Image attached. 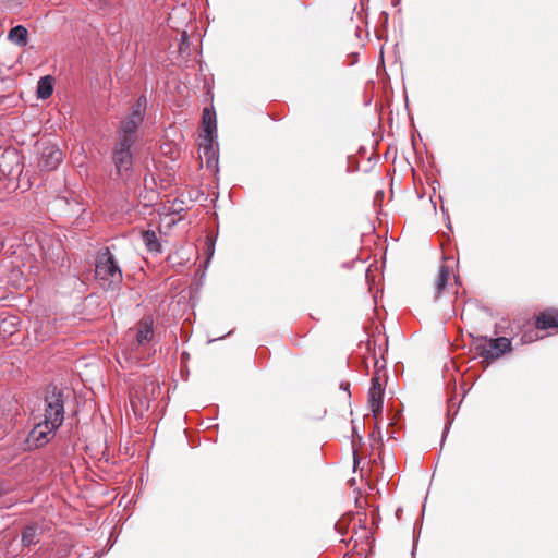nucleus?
Masks as SVG:
<instances>
[{"instance_id": "nucleus-6", "label": "nucleus", "mask_w": 558, "mask_h": 558, "mask_svg": "<svg viewBox=\"0 0 558 558\" xmlns=\"http://www.w3.org/2000/svg\"><path fill=\"white\" fill-rule=\"evenodd\" d=\"M45 418L43 422L52 425V427L61 426L64 418V408L61 392L56 388L48 392L45 399Z\"/></svg>"}, {"instance_id": "nucleus-8", "label": "nucleus", "mask_w": 558, "mask_h": 558, "mask_svg": "<svg viewBox=\"0 0 558 558\" xmlns=\"http://www.w3.org/2000/svg\"><path fill=\"white\" fill-rule=\"evenodd\" d=\"M63 160V151L56 145L44 146L38 160V167L44 171L56 170Z\"/></svg>"}, {"instance_id": "nucleus-10", "label": "nucleus", "mask_w": 558, "mask_h": 558, "mask_svg": "<svg viewBox=\"0 0 558 558\" xmlns=\"http://www.w3.org/2000/svg\"><path fill=\"white\" fill-rule=\"evenodd\" d=\"M383 396L384 387L379 376L374 375L372 385L368 391V405L375 417L381 414L383 411Z\"/></svg>"}, {"instance_id": "nucleus-1", "label": "nucleus", "mask_w": 558, "mask_h": 558, "mask_svg": "<svg viewBox=\"0 0 558 558\" xmlns=\"http://www.w3.org/2000/svg\"><path fill=\"white\" fill-rule=\"evenodd\" d=\"M95 279L105 290H113L123 280L121 267L109 247H102L97 252Z\"/></svg>"}, {"instance_id": "nucleus-11", "label": "nucleus", "mask_w": 558, "mask_h": 558, "mask_svg": "<svg viewBox=\"0 0 558 558\" xmlns=\"http://www.w3.org/2000/svg\"><path fill=\"white\" fill-rule=\"evenodd\" d=\"M57 428L58 427H52L50 424L40 422L31 430L27 441L31 446H35L37 448L41 447L49 441Z\"/></svg>"}, {"instance_id": "nucleus-5", "label": "nucleus", "mask_w": 558, "mask_h": 558, "mask_svg": "<svg viewBox=\"0 0 558 558\" xmlns=\"http://www.w3.org/2000/svg\"><path fill=\"white\" fill-rule=\"evenodd\" d=\"M160 392V387L155 380H145L141 386L131 391V404L135 412L147 410L151 399Z\"/></svg>"}, {"instance_id": "nucleus-23", "label": "nucleus", "mask_w": 558, "mask_h": 558, "mask_svg": "<svg viewBox=\"0 0 558 558\" xmlns=\"http://www.w3.org/2000/svg\"><path fill=\"white\" fill-rule=\"evenodd\" d=\"M108 2H109V0H98V3H99L100 7L107 5Z\"/></svg>"}, {"instance_id": "nucleus-16", "label": "nucleus", "mask_w": 558, "mask_h": 558, "mask_svg": "<svg viewBox=\"0 0 558 558\" xmlns=\"http://www.w3.org/2000/svg\"><path fill=\"white\" fill-rule=\"evenodd\" d=\"M8 37L12 43L23 47L27 45L28 32L24 26L17 25L10 29Z\"/></svg>"}, {"instance_id": "nucleus-13", "label": "nucleus", "mask_w": 558, "mask_h": 558, "mask_svg": "<svg viewBox=\"0 0 558 558\" xmlns=\"http://www.w3.org/2000/svg\"><path fill=\"white\" fill-rule=\"evenodd\" d=\"M202 123L205 133L204 140L213 138V133L216 130V113L213 109L204 108Z\"/></svg>"}, {"instance_id": "nucleus-2", "label": "nucleus", "mask_w": 558, "mask_h": 558, "mask_svg": "<svg viewBox=\"0 0 558 558\" xmlns=\"http://www.w3.org/2000/svg\"><path fill=\"white\" fill-rule=\"evenodd\" d=\"M472 347L485 361H495L512 350L511 341L506 337L488 339L487 337H473Z\"/></svg>"}, {"instance_id": "nucleus-25", "label": "nucleus", "mask_w": 558, "mask_h": 558, "mask_svg": "<svg viewBox=\"0 0 558 558\" xmlns=\"http://www.w3.org/2000/svg\"><path fill=\"white\" fill-rule=\"evenodd\" d=\"M2 247H3V244H2V242H0V250H1Z\"/></svg>"}, {"instance_id": "nucleus-17", "label": "nucleus", "mask_w": 558, "mask_h": 558, "mask_svg": "<svg viewBox=\"0 0 558 558\" xmlns=\"http://www.w3.org/2000/svg\"><path fill=\"white\" fill-rule=\"evenodd\" d=\"M39 527L37 525H28L22 533V544L31 546L39 542Z\"/></svg>"}, {"instance_id": "nucleus-18", "label": "nucleus", "mask_w": 558, "mask_h": 558, "mask_svg": "<svg viewBox=\"0 0 558 558\" xmlns=\"http://www.w3.org/2000/svg\"><path fill=\"white\" fill-rule=\"evenodd\" d=\"M142 239H143L146 247L148 248V251H150V252H160L161 245L158 242V239H157V235H156L155 231H153V230L144 231L142 233Z\"/></svg>"}, {"instance_id": "nucleus-21", "label": "nucleus", "mask_w": 558, "mask_h": 558, "mask_svg": "<svg viewBox=\"0 0 558 558\" xmlns=\"http://www.w3.org/2000/svg\"><path fill=\"white\" fill-rule=\"evenodd\" d=\"M359 463H360V459L356 456V451H354V470H356Z\"/></svg>"}, {"instance_id": "nucleus-4", "label": "nucleus", "mask_w": 558, "mask_h": 558, "mask_svg": "<svg viewBox=\"0 0 558 558\" xmlns=\"http://www.w3.org/2000/svg\"><path fill=\"white\" fill-rule=\"evenodd\" d=\"M132 144L117 142L112 151V160L116 167L117 175L122 180H128L133 171V156L131 154Z\"/></svg>"}, {"instance_id": "nucleus-15", "label": "nucleus", "mask_w": 558, "mask_h": 558, "mask_svg": "<svg viewBox=\"0 0 558 558\" xmlns=\"http://www.w3.org/2000/svg\"><path fill=\"white\" fill-rule=\"evenodd\" d=\"M53 92V78L49 75L41 77L37 85V96L40 99H47Z\"/></svg>"}, {"instance_id": "nucleus-20", "label": "nucleus", "mask_w": 558, "mask_h": 558, "mask_svg": "<svg viewBox=\"0 0 558 558\" xmlns=\"http://www.w3.org/2000/svg\"><path fill=\"white\" fill-rule=\"evenodd\" d=\"M534 341V337H533V331L531 332H525L523 336H522V342L524 343H530Z\"/></svg>"}, {"instance_id": "nucleus-19", "label": "nucleus", "mask_w": 558, "mask_h": 558, "mask_svg": "<svg viewBox=\"0 0 558 558\" xmlns=\"http://www.w3.org/2000/svg\"><path fill=\"white\" fill-rule=\"evenodd\" d=\"M10 9L22 7L26 0H1Z\"/></svg>"}, {"instance_id": "nucleus-12", "label": "nucleus", "mask_w": 558, "mask_h": 558, "mask_svg": "<svg viewBox=\"0 0 558 558\" xmlns=\"http://www.w3.org/2000/svg\"><path fill=\"white\" fill-rule=\"evenodd\" d=\"M535 328L541 330L558 328V310L550 307L541 312L536 317Z\"/></svg>"}, {"instance_id": "nucleus-14", "label": "nucleus", "mask_w": 558, "mask_h": 558, "mask_svg": "<svg viewBox=\"0 0 558 558\" xmlns=\"http://www.w3.org/2000/svg\"><path fill=\"white\" fill-rule=\"evenodd\" d=\"M451 270L446 265H440L437 276L435 278V289L436 293L440 294L446 288L448 280L450 279Z\"/></svg>"}, {"instance_id": "nucleus-9", "label": "nucleus", "mask_w": 558, "mask_h": 558, "mask_svg": "<svg viewBox=\"0 0 558 558\" xmlns=\"http://www.w3.org/2000/svg\"><path fill=\"white\" fill-rule=\"evenodd\" d=\"M204 144L199 145L198 155L202 167H205L213 173L218 171V154L213 145V138L204 140Z\"/></svg>"}, {"instance_id": "nucleus-24", "label": "nucleus", "mask_w": 558, "mask_h": 558, "mask_svg": "<svg viewBox=\"0 0 558 558\" xmlns=\"http://www.w3.org/2000/svg\"><path fill=\"white\" fill-rule=\"evenodd\" d=\"M7 323H8V320H7V319H3V320H2V323H1V325H0V327H1V326H4Z\"/></svg>"}, {"instance_id": "nucleus-3", "label": "nucleus", "mask_w": 558, "mask_h": 558, "mask_svg": "<svg viewBox=\"0 0 558 558\" xmlns=\"http://www.w3.org/2000/svg\"><path fill=\"white\" fill-rule=\"evenodd\" d=\"M146 106V98L144 96L140 97L138 100L133 106L131 114L121 122L120 131H119V142L134 144L136 141V131L137 128L143 122V111Z\"/></svg>"}, {"instance_id": "nucleus-7", "label": "nucleus", "mask_w": 558, "mask_h": 558, "mask_svg": "<svg viewBox=\"0 0 558 558\" xmlns=\"http://www.w3.org/2000/svg\"><path fill=\"white\" fill-rule=\"evenodd\" d=\"M153 325L154 322L151 317H144L133 329H130L128 336L132 338V350H136L153 341L155 336Z\"/></svg>"}, {"instance_id": "nucleus-22", "label": "nucleus", "mask_w": 558, "mask_h": 558, "mask_svg": "<svg viewBox=\"0 0 558 558\" xmlns=\"http://www.w3.org/2000/svg\"><path fill=\"white\" fill-rule=\"evenodd\" d=\"M343 525H344V520H340V521L336 524V527H337L338 530H340V531H341V529H342V526H343Z\"/></svg>"}]
</instances>
